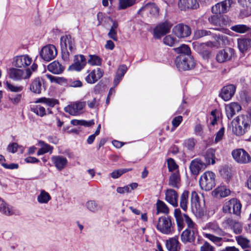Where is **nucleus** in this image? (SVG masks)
I'll list each match as a JSON object with an SVG mask.
<instances>
[{
	"mask_svg": "<svg viewBox=\"0 0 251 251\" xmlns=\"http://www.w3.org/2000/svg\"><path fill=\"white\" fill-rule=\"evenodd\" d=\"M251 120L248 115L236 117L232 121V131L237 136L244 135L250 128Z\"/></svg>",
	"mask_w": 251,
	"mask_h": 251,
	"instance_id": "obj_1",
	"label": "nucleus"
},
{
	"mask_svg": "<svg viewBox=\"0 0 251 251\" xmlns=\"http://www.w3.org/2000/svg\"><path fill=\"white\" fill-rule=\"evenodd\" d=\"M60 46L63 56L66 58L69 54L72 53L75 49L74 39L70 35H66L60 38Z\"/></svg>",
	"mask_w": 251,
	"mask_h": 251,
	"instance_id": "obj_2",
	"label": "nucleus"
},
{
	"mask_svg": "<svg viewBox=\"0 0 251 251\" xmlns=\"http://www.w3.org/2000/svg\"><path fill=\"white\" fill-rule=\"evenodd\" d=\"M201 188L205 191L211 190L215 186V175L212 172H205L199 181Z\"/></svg>",
	"mask_w": 251,
	"mask_h": 251,
	"instance_id": "obj_3",
	"label": "nucleus"
},
{
	"mask_svg": "<svg viewBox=\"0 0 251 251\" xmlns=\"http://www.w3.org/2000/svg\"><path fill=\"white\" fill-rule=\"evenodd\" d=\"M176 67L180 71H186L195 67V63L191 56L179 55L176 58Z\"/></svg>",
	"mask_w": 251,
	"mask_h": 251,
	"instance_id": "obj_4",
	"label": "nucleus"
},
{
	"mask_svg": "<svg viewBox=\"0 0 251 251\" xmlns=\"http://www.w3.org/2000/svg\"><path fill=\"white\" fill-rule=\"evenodd\" d=\"M31 74L32 72L29 68L24 70L18 68H11L9 70V77L15 81L28 79Z\"/></svg>",
	"mask_w": 251,
	"mask_h": 251,
	"instance_id": "obj_5",
	"label": "nucleus"
},
{
	"mask_svg": "<svg viewBox=\"0 0 251 251\" xmlns=\"http://www.w3.org/2000/svg\"><path fill=\"white\" fill-rule=\"evenodd\" d=\"M242 205L239 201L236 199H231L226 201L223 205V211L225 213H230L232 209V213L237 215H240Z\"/></svg>",
	"mask_w": 251,
	"mask_h": 251,
	"instance_id": "obj_6",
	"label": "nucleus"
},
{
	"mask_svg": "<svg viewBox=\"0 0 251 251\" xmlns=\"http://www.w3.org/2000/svg\"><path fill=\"white\" fill-rule=\"evenodd\" d=\"M156 228L161 232L165 234H172L174 231V227L171 219L165 216L159 218Z\"/></svg>",
	"mask_w": 251,
	"mask_h": 251,
	"instance_id": "obj_7",
	"label": "nucleus"
},
{
	"mask_svg": "<svg viewBox=\"0 0 251 251\" xmlns=\"http://www.w3.org/2000/svg\"><path fill=\"white\" fill-rule=\"evenodd\" d=\"M57 54L55 47L53 45H48L44 47L40 52L41 58L46 61L53 59Z\"/></svg>",
	"mask_w": 251,
	"mask_h": 251,
	"instance_id": "obj_8",
	"label": "nucleus"
},
{
	"mask_svg": "<svg viewBox=\"0 0 251 251\" xmlns=\"http://www.w3.org/2000/svg\"><path fill=\"white\" fill-rule=\"evenodd\" d=\"M232 155L235 160L239 163L246 164L251 161V157L249 153L242 149L233 150Z\"/></svg>",
	"mask_w": 251,
	"mask_h": 251,
	"instance_id": "obj_9",
	"label": "nucleus"
},
{
	"mask_svg": "<svg viewBox=\"0 0 251 251\" xmlns=\"http://www.w3.org/2000/svg\"><path fill=\"white\" fill-rule=\"evenodd\" d=\"M85 106V102L77 101L66 106L64 111L71 115L77 116L82 113L81 111Z\"/></svg>",
	"mask_w": 251,
	"mask_h": 251,
	"instance_id": "obj_10",
	"label": "nucleus"
},
{
	"mask_svg": "<svg viewBox=\"0 0 251 251\" xmlns=\"http://www.w3.org/2000/svg\"><path fill=\"white\" fill-rule=\"evenodd\" d=\"M234 55V50L230 48L222 50L218 52L216 56V61L220 63L230 61Z\"/></svg>",
	"mask_w": 251,
	"mask_h": 251,
	"instance_id": "obj_11",
	"label": "nucleus"
},
{
	"mask_svg": "<svg viewBox=\"0 0 251 251\" xmlns=\"http://www.w3.org/2000/svg\"><path fill=\"white\" fill-rule=\"evenodd\" d=\"M172 26V24L168 21L160 23L153 30L154 38L160 39L162 36L170 32Z\"/></svg>",
	"mask_w": 251,
	"mask_h": 251,
	"instance_id": "obj_12",
	"label": "nucleus"
},
{
	"mask_svg": "<svg viewBox=\"0 0 251 251\" xmlns=\"http://www.w3.org/2000/svg\"><path fill=\"white\" fill-rule=\"evenodd\" d=\"M31 62V58L25 54L15 56L13 58L12 64L16 68H25L30 65Z\"/></svg>",
	"mask_w": 251,
	"mask_h": 251,
	"instance_id": "obj_13",
	"label": "nucleus"
},
{
	"mask_svg": "<svg viewBox=\"0 0 251 251\" xmlns=\"http://www.w3.org/2000/svg\"><path fill=\"white\" fill-rule=\"evenodd\" d=\"M173 32L178 38H185L191 34V30L189 26L179 24L173 28Z\"/></svg>",
	"mask_w": 251,
	"mask_h": 251,
	"instance_id": "obj_14",
	"label": "nucleus"
},
{
	"mask_svg": "<svg viewBox=\"0 0 251 251\" xmlns=\"http://www.w3.org/2000/svg\"><path fill=\"white\" fill-rule=\"evenodd\" d=\"M159 9L154 3H147L141 7L138 11L139 15H143L144 13H149L151 16L156 17L159 15Z\"/></svg>",
	"mask_w": 251,
	"mask_h": 251,
	"instance_id": "obj_15",
	"label": "nucleus"
},
{
	"mask_svg": "<svg viewBox=\"0 0 251 251\" xmlns=\"http://www.w3.org/2000/svg\"><path fill=\"white\" fill-rule=\"evenodd\" d=\"M191 204L192 212L195 214H200L202 212L200 204V198L196 191H193L191 195Z\"/></svg>",
	"mask_w": 251,
	"mask_h": 251,
	"instance_id": "obj_16",
	"label": "nucleus"
},
{
	"mask_svg": "<svg viewBox=\"0 0 251 251\" xmlns=\"http://www.w3.org/2000/svg\"><path fill=\"white\" fill-rule=\"evenodd\" d=\"M236 88L233 84L226 85L222 89L220 95L225 101L229 100L234 95Z\"/></svg>",
	"mask_w": 251,
	"mask_h": 251,
	"instance_id": "obj_17",
	"label": "nucleus"
},
{
	"mask_svg": "<svg viewBox=\"0 0 251 251\" xmlns=\"http://www.w3.org/2000/svg\"><path fill=\"white\" fill-rule=\"evenodd\" d=\"M178 6L181 10L185 11L197 9L199 7V4L197 0H179Z\"/></svg>",
	"mask_w": 251,
	"mask_h": 251,
	"instance_id": "obj_18",
	"label": "nucleus"
},
{
	"mask_svg": "<svg viewBox=\"0 0 251 251\" xmlns=\"http://www.w3.org/2000/svg\"><path fill=\"white\" fill-rule=\"evenodd\" d=\"M51 160L58 171H61L64 169L67 166L68 162L67 159L61 155L52 156Z\"/></svg>",
	"mask_w": 251,
	"mask_h": 251,
	"instance_id": "obj_19",
	"label": "nucleus"
},
{
	"mask_svg": "<svg viewBox=\"0 0 251 251\" xmlns=\"http://www.w3.org/2000/svg\"><path fill=\"white\" fill-rule=\"evenodd\" d=\"M225 110L227 118L230 119L241 110V106L237 102H231L226 106Z\"/></svg>",
	"mask_w": 251,
	"mask_h": 251,
	"instance_id": "obj_20",
	"label": "nucleus"
},
{
	"mask_svg": "<svg viewBox=\"0 0 251 251\" xmlns=\"http://www.w3.org/2000/svg\"><path fill=\"white\" fill-rule=\"evenodd\" d=\"M206 166L200 158L193 160L190 165V169L193 175H197L201 169H204Z\"/></svg>",
	"mask_w": 251,
	"mask_h": 251,
	"instance_id": "obj_21",
	"label": "nucleus"
},
{
	"mask_svg": "<svg viewBox=\"0 0 251 251\" xmlns=\"http://www.w3.org/2000/svg\"><path fill=\"white\" fill-rule=\"evenodd\" d=\"M103 72L100 68L92 71L86 77L85 80L88 83L93 84L103 76Z\"/></svg>",
	"mask_w": 251,
	"mask_h": 251,
	"instance_id": "obj_22",
	"label": "nucleus"
},
{
	"mask_svg": "<svg viewBox=\"0 0 251 251\" xmlns=\"http://www.w3.org/2000/svg\"><path fill=\"white\" fill-rule=\"evenodd\" d=\"M178 194L177 192L172 189H167L165 193V200L174 207H176L178 205Z\"/></svg>",
	"mask_w": 251,
	"mask_h": 251,
	"instance_id": "obj_23",
	"label": "nucleus"
},
{
	"mask_svg": "<svg viewBox=\"0 0 251 251\" xmlns=\"http://www.w3.org/2000/svg\"><path fill=\"white\" fill-rule=\"evenodd\" d=\"M195 233L196 230L186 229L181 234V241L184 244L193 242L195 240Z\"/></svg>",
	"mask_w": 251,
	"mask_h": 251,
	"instance_id": "obj_24",
	"label": "nucleus"
},
{
	"mask_svg": "<svg viewBox=\"0 0 251 251\" xmlns=\"http://www.w3.org/2000/svg\"><path fill=\"white\" fill-rule=\"evenodd\" d=\"M204 164L206 166L213 165L215 163V151L213 149H208L203 155Z\"/></svg>",
	"mask_w": 251,
	"mask_h": 251,
	"instance_id": "obj_25",
	"label": "nucleus"
},
{
	"mask_svg": "<svg viewBox=\"0 0 251 251\" xmlns=\"http://www.w3.org/2000/svg\"><path fill=\"white\" fill-rule=\"evenodd\" d=\"M86 64V60L83 55H75L74 59V63L72 65V68L77 71L82 70Z\"/></svg>",
	"mask_w": 251,
	"mask_h": 251,
	"instance_id": "obj_26",
	"label": "nucleus"
},
{
	"mask_svg": "<svg viewBox=\"0 0 251 251\" xmlns=\"http://www.w3.org/2000/svg\"><path fill=\"white\" fill-rule=\"evenodd\" d=\"M166 248L169 251H179V243L177 236L171 238L166 241Z\"/></svg>",
	"mask_w": 251,
	"mask_h": 251,
	"instance_id": "obj_27",
	"label": "nucleus"
},
{
	"mask_svg": "<svg viewBox=\"0 0 251 251\" xmlns=\"http://www.w3.org/2000/svg\"><path fill=\"white\" fill-rule=\"evenodd\" d=\"M64 69V67L57 61H54L48 66V70L54 74H60Z\"/></svg>",
	"mask_w": 251,
	"mask_h": 251,
	"instance_id": "obj_28",
	"label": "nucleus"
},
{
	"mask_svg": "<svg viewBox=\"0 0 251 251\" xmlns=\"http://www.w3.org/2000/svg\"><path fill=\"white\" fill-rule=\"evenodd\" d=\"M206 227L212 230L216 234L221 236H224L226 235V233L221 229L217 223L215 222H210L206 224Z\"/></svg>",
	"mask_w": 251,
	"mask_h": 251,
	"instance_id": "obj_29",
	"label": "nucleus"
},
{
	"mask_svg": "<svg viewBox=\"0 0 251 251\" xmlns=\"http://www.w3.org/2000/svg\"><path fill=\"white\" fill-rule=\"evenodd\" d=\"M180 178L178 171L173 173L169 178V185L174 188H178L180 185Z\"/></svg>",
	"mask_w": 251,
	"mask_h": 251,
	"instance_id": "obj_30",
	"label": "nucleus"
},
{
	"mask_svg": "<svg viewBox=\"0 0 251 251\" xmlns=\"http://www.w3.org/2000/svg\"><path fill=\"white\" fill-rule=\"evenodd\" d=\"M230 191L225 186L217 187L213 192V195L216 197L224 198L230 194Z\"/></svg>",
	"mask_w": 251,
	"mask_h": 251,
	"instance_id": "obj_31",
	"label": "nucleus"
},
{
	"mask_svg": "<svg viewBox=\"0 0 251 251\" xmlns=\"http://www.w3.org/2000/svg\"><path fill=\"white\" fill-rule=\"evenodd\" d=\"M42 80L40 78H36L31 82L30 86V90L36 94H40L42 90Z\"/></svg>",
	"mask_w": 251,
	"mask_h": 251,
	"instance_id": "obj_32",
	"label": "nucleus"
},
{
	"mask_svg": "<svg viewBox=\"0 0 251 251\" xmlns=\"http://www.w3.org/2000/svg\"><path fill=\"white\" fill-rule=\"evenodd\" d=\"M238 46L239 50L244 52L251 47V39L247 38L238 39Z\"/></svg>",
	"mask_w": 251,
	"mask_h": 251,
	"instance_id": "obj_33",
	"label": "nucleus"
},
{
	"mask_svg": "<svg viewBox=\"0 0 251 251\" xmlns=\"http://www.w3.org/2000/svg\"><path fill=\"white\" fill-rule=\"evenodd\" d=\"M174 215L176 219L178 230H181L184 227L183 214H181L179 209H176L174 211Z\"/></svg>",
	"mask_w": 251,
	"mask_h": 251,
	"instance_id": "obj_34",
	"label": "nucleus"
},
{
	"mask_svg": "<svg viewBox=\"0 0 251 251\" xmlns=\"http://www.w3.org/2000/svg\"><path fill=\"white\" fill-rule=\"evenodd\" d=\"M0 212L7 216L14 214L11 207L8 205L5 201L0 198Z\"/></svg>",
	"mask_w": 251,
	"mask_h": 251,
	"instance_id": "obj_35",
	"label": "nucleus"
},
{
	"mask_svg": "<svg viewBox=\"0 0 251 251\" xmlns=\"http://www.w3.org/2000/svg\"><path fill=\"white\" fill-rule=\"evenodd\" d=\"M189 192L184 191L181 194L180 198V206L184 211L187 209V205L188 203Z\"/></svg>",
	"mask_w": 251,
	"mask_h": 251,
	"instance_id": "obj_36",
	"label": "nucleus"
},
{
	"mask_svg": "<svg viewBox=\"0 0 251 251\" xmlns=\"http://www.w3.org/2000/svg\"><path fill=\"white\" fill-rule=\"evenodd\" d=\"M174 50L180 55L191 56V50L188 46L186 45H182L180 47L174 48Z\"/></svg>",
	"mask_w": 251,
	"mask_h": 251,
	"instance_id": "obj_37",
	"label": "nucleus"
},
{
	"mask_svg": "<svg viewBox=\"0 0 251 251\" xmlns=\"http://www.w3.org/2000/svg\"><path fill=\"white\" fill-rule=\"evenodd\" d=\"M24 96V94L23 92L16 94H9L8 96V100L12 104L17 105L21 102Z\"/></svg>",
	"mask_w": 251,
	"mask_h": 251,
	"instance_id": "obj_38",
	"label": "nucleus"
},
{
	"mask_svg": "<svg viewBox=\"0 0 251 251\" xmlns=\"http://www.w3.org/2000/svg\"><path fill=\"white\" fill-rule=\"evenodd\" d=\"M157 214L162 213L168 214L169 212V209L166 203L159 200H158L156 202Z\"/></svg>",
	"mask_w": 251,
	"mask_h": 251,
	"instance_id": "obj_39",
	"label": "nucleus"
},
{
	"mask_svg": "<svg viewBox=\"0 0 251 251\" xmlns=\"http://www.w3.org/2000/svg\"><path fill=\"white\" fill-rule=\"evenodd\" d=\"M87 208L91 212L96 213L101 209V206L95 201H89L86 203Z\"/></svg>",
	"mask_w": 251,
	"mask_h": 251,
	"instance_id": "obj_40",
	"label": "nucleus"
},
{
	"mask_svg": "<svg viewBox=\"0 0 251 251\" xmlns=\"http://www.w3.org/2000/svg\"><path fill=\"white\" fill-rule=\"evenodd\" d=\"M236 241L238 244L243 249H246L250 247V241L243 236H238L235 237Z\"/></svg>",
	"mask_w": 251,
	"mask_h": 251,
	"instance_id": "obj_41",
	"label": "nucleus"
},
{
	"mask_svg": "<svg viewBox=\"0 0 251 251\" xmlns=\"http://www.w3.org/2000/svg\"><path fill=\"white\" fill-rule=\"evenodd\" d=\"M136 3V0H119L118 9H125Z\"/></svg>",
	"mask_w": 251,
	"mask_h": 251,
	"instance_id": "obj_42",
	"label": "nucleus"
},
{
	"mask_svg": "<svg viewBox=\"0 0 251 251\" xmlns=\"http://www.w3.org/2000/svg\"><path fill=\"white\" fill-rule=\"evenodd\" d=\"M50 199L49 194L44 190H42L37 197L38 201L40 203H47Z\"/></svg>",
	"mask_w": 251,
	"mask_h": 251,
	"instance_id": "obj_43",
	"label": "nucleus"
},
{
	"mask_svg": "<svg viewBox=\"0 0 251 251\" xmlns=\"http://www.w3.org/2000/svg\"><path fill=\"white\" fill-rule=\"evenodd\" d=\"M231 29L239 33H244L251 30V28L245 25H237L231 27Z\"/></svg>",
	"mask_w": 251,
	"mask_h": 251,
	"instance_id": "obj_44",
	"label": "nucleus"
},
{
	"mask_svg": "<svg viewBox=\"0 0 251 251\" xmlns=\"http://www.w3.org/2000/svg\"><path fill=\"white\" fill-rule=\"evenodd\" d=\"M5 85L6 86L7 89L12 92L17 93H21L24 89V87L23 86L20 85L17 86L9 82L8 81H6Z\"/></svg>",
	"mask_w": 251,
	"mask_h": 251,
	"instance_id": "obj_45",
	"label": "nucleus"
},
{
	"mask_svg": "<svg viewBox=\"0 0 251 251\" xmlns=\"http://www.w3.org/2000/svg\"><path fill=\"white\" fill-rule=\"evenodd\" d=\"M215 39L219 46H223L229 44L228 37L225 35H216Z\"/></svg>",
	"mask_w": 251,
	"mask_h": 251,
	"instance_id": "obj_46",
	"label": "nucleus"
},
{
	"mask_svg": "<svg viewBox=\"0 0 251 251\" xmlns=\"http://www.w3.org/2000/svg\"><path fill=\"white\" fill-rule=\"evenodd\" d=\"M36 102H42L50 107H53L57 103V101L54 99L42 98L38 99Z\"/></svg>",
	"mask_w": 251,
	"mask_h": 251,
	"instance_id": "obj_47",
	"label": "nucleus"
},
{
	"mask_svg": "<svg viewBox=\"0 0 251 251\" xmlns=\"http://www.w3.org/2000/svg\"><path fill=\"white\" fill-rule=\"evenodd\" d=\"M204 236L218 246L222 245L223 238L221 237L216 236L210 233H205Z\"/></svg>",
	"mask_w": 251,
	"mask_h": 251,
	"instance_id": "obj_48",
	"label": "nucleus"
},
{
	"mask_svg": "<svg viewBox=\"0 0 251 251\" xmlns=\"http://www.w3.org/2000/svg\"><path fill=\"white\" fill-rule=\"evenodd\" d=\"M211 34L209 30L205 29H198L194 32V38L198 39L204 36H209Z\"/></svg>",
	"mask_w": 251,
	"mask_h": 251,
	"instance_id": "obj_49",
	"label": "nucleus"
},
{
	"mask_svg": "<svg viewBox=\"0 0 251 251\" xmlns=\"http://www.w3.org/2000/svg\"><path fill=\"white\" fill-rule=\"evenodd\" d=\"M88 63L92 66H100L101 64V59L97 55H90Z\"/></svg>",
	"mask_w": 251,
	"mask_h": 251,
	"instance_id": "obj_50",
	"label": "nucleus"
},
{
	"mask_svg": "<svg viewBox=\"0 0 251 251\" xmlns=\"http://www.w3.org/2000/svg\"><path fill=\"white\" fill-rule=\"evenodd\" d=\"M131 170H132L131 168L118 169V170H115L113 172H112L110 174V175H111V176L113 178L116 179V178H119L123 174H124L128 171H131Z\"/></svg>",
	"mask_w": 251,
	"mask_h": 251,
	"instance_id": "obj_51",
	"label": "nucleus"
},
{
	"mask_svg": "<svg viewBox=\"0 0 251 251\" xmlns=\"http://www.w3.org/2000/svg\"><path fill=\"white\" fill-rule=\"evenodd\" d=\"M183 221H184L187 224L188 229L196 230L197 225L193 222L191 219L186 214H183Z\"/></svg>",
	"mask_w": 251,
	"mask_h": 251,
	"instance_id": "obj_52",
	"label": "nucleus"
},
{
	"mask_svg": "<svg viewBox=\"0 0 251 251\" xmlns=\"http://www.w3.org/2000/svg\"><path fill=\"white\" fill-rule=\"evenodd\" d=\"M196 143V140L193 138L186 139L184 142V146L189 151H192Z\"/></svg>",
	"mask_w": 251,
	"mask_h": 251,
	"instance_id": "obj_53",
	"label": "nucleus"
},
{
	"mask_svg": "<svg viewBox=\"0 0 251 251\" xmlns=\"http://www.w3.org/2000/svg\"><path fill=\"white\" fill-rule=\"evenodd\" d=\"M220 3L221 5V12L225 13L227 11L228 8L230 7L233 1L232 0H225Z\"/></svg>",
	"mask_w": 251,
	"mask_h": 251,
	"instance_id": "obj_54",
	"label": "nucleus"
},
{
	"mask_svg": "<svg viewBox=\"0 0 251 251\" xmlns=\"http://www.w3.org/2000/svg\"><path fill=\"white\" fill-rule=\"evenodd\" d=\"M47 78L50 80L51 82H55L58 84L66 82V79L63 77L54 76L51 75H47Z\"/></svg>",
	"mask_w": 251,
	"mask_h": 251,
	"instance_id": "obj_55",
	"label": "nucleus"
},
{
	"mask_svg": "<svg viewBox=\"0 0 251 251\" xmlns=\"http://www.w3.org/2000/svg\"><path fill=\"white\" fill-rule=\"evenodd\" d=\"M38 145L41 147V148L44 150L45 151H46V153L48 152H49L50 153H52V150L53 149V147L46 143L44 141L42 140L39 141Z\"/></svg>",
	"mask_w": 251,
	"mask_h": 251,
	"instance_id": "obj_56",
	"label": "nucleus"
},
{
	"mask_svg": "<svg viewBox=\"0 0 251 251\" xmlns=\"http://www.w3.org/2000/svg\"><path fill=\"white\" fill-rule=\"evenodd\" d=\"M176 42V39L171 35H167L163 39V43L169 46H173Z\"/></svg>",
	"mask_w": 251,
	"mask_h": 251,
	"instance_id": "obj_57",
	"label": "nucleus"
},
{
	"mask_svg": "<svg viewBox=\"0 0 251 251\" xmlns=\"http://www.w3.org/2000/svg\"><path fill=\"white\" fill-rule=\"evenodd\" d=\"M200 251H216L215 248L208 242H205L200 248Z\"/></svg>",
	"mask_w": 251,
	"mask_h": 251,
	"instance_id": "obj_58",
	"label": "nucleus"
},
{
	"mask_svg": "<svg viewBox=\"0 0 251 251\" xmlns=\"http://www.w3.org/2000/svg\"><path fill=\"white\" fill-rule=\"evenodd\" d=\"M33 112L41 117H43L46 114L45 108L40 105H38L34 108Z\"/></svg>",
	"mask_w": 251,
	"mask_h": 251,
	"instance_id": "obj_59",
	"label": "nucleus"
},
{
	"mask_svg": "<svg viewBox=\"0 0 251 251\" xmlns=\"http://www.w3.org/2000/svg\"><path fill=\"white\" fill-rule=\"evenodd\" d=\"M236 220L230 218H226L223 222V225L225 228H230L232 227Z\"/></svg>",
	"mask_w": 251,
	"mask_h": 251,
	"instance_id": "obj_60",
	"label": "nucleus"
},
{
	"mask_svg": "<svg viewBox=\"0 0 251 251\" xmlns=\"http://www.w3.org/2000/svg\"><path fill=\"white\" fill-rule=\"evenodd\" d=\"M219 16L217 15H211L208 18V21L209 23L214 25L218 26L219 25Z\"/></svg>",
	"mask_w": 251,
	"mask_h": 251,
	"instance_id": "obj_61",
	"label": "nucleus"
},
{
	"mask_svg": "<svg viewBox=\"0 0 251 251\" xmlns=\"http://www.w3.org/2000/svg\"><path fill=\"white\" fill-rule=\"evenodd\" d=\"M168 167L170 171H174L177 169V165L175 163L174 160L171 158H170L167 160Z\"/></svg>",
	"mask_w": 251,
	"mask_h": 251,
	"instance_id": "obj_62",
	"label": "nucleus"
},
{
	"mask_svg": "<svg viewBox=\"0 0 251 251\" xmlns=\"http://www.w3.org/2000/svg\"><path fill=\"white\" fill-rule=\"evenodd\" d=\"M231 229H233L235 234H239L242 231V226L241 224L238 221H236L233 225Z\"/></svg>",
	"mask_w": 251,
	"mask_h": 251,
	"instance_id": "obj_63",
	"label": "nucleus"
},
{
	"mask_svg": "<svg viewBox=\"0 0 251 251\" xmlns=\"http://www.w3.org/2000/svg\"><path fill=\"white\" fill-rule=\"evenodd\" d=\"M127 70V68L126 65H122L119 68L116 75L120 78H123Z\"/></svg>",
	"mask_w": 251,
	"mask_h": 251,
	"instance_id": "obj_64",
	"label": "nucleus"
}]
</instances>
